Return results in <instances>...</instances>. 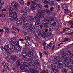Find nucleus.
I'll use <instances>...</instances> for the list:
<instances>
[{
  "label": "nucleus",
  "instance_id": "72a5a7b5",
  "mask_svg": "<svg viewBox=\"0 0 73 73\" xmlns=\"http://www.w3.org/2000/svg\"><path fill=\"white\" fill-rule=\"evenodd\" d=\"M23 24H24V25L27 24V21L26 19L23 20Z\"/></svg>",
  "mask_w": 73,
  "mask_h": 73
},
{
  "label": "nucleus",
  "instance_id": "473e14b6",
  "mask_svg": "<svg viewBox=\"0 0 73 73\" xmlns=\"http://www.w3.org/2000/svg\"><path fill=\"white\" fill-rule=\"evenodd\" d=\"M19 3L21 5H23L24 4V1H23V0H19Z\"/></svg>",
  "mask_w": 73,
  "mask_h": 73
},
{
  "label": "nucleus",
  "instance_id": "2f4dec72",
  "mask_svg": "<svg viewBox=\"0 0 73 73\" xmlns=\"http://www.w3.org/2000/svg\"><path fill=\"white\" fill-rule=\"evenodd\" d=\"M30 72L31 73H37V71L35 70L31 69Z\"/></svg>",
  "mask_w": 73,
  "mask_h": 73
},
{
  "label": "nucleus",
  "instance_id": "ddd939ff",
  "mask_svg": "<svg viewBox=\"0 0 73 73\" xmlns=\"http://www.w3.org/2000/svg\"><path fill=\"white\" fill-rule=\"evenodd\" d=\"M37 3H38L37 0H33V1H31V3L33 4V5H36Z\"/></svg>",
  "mask_w": 73,
  "mask_h": 73
},
{
  "label": "nucleus",
  "instance_id": "a878e982",
  "mask_svg": "<svg viewBox=\"0 0 73 73\" xmlns=\"http://www.w3.org/2000/svg\"><path fill=\"white\" fill-rule=\"evenodd\" d=\"M18 7H19V5L18 4L15 3L14 5V8L15 9H17L18 8Z\"/></svg>",
  "mask_w": 73,
  "mask_h": 73
},
{
  "label": "nucleus",
  "instance_id": "8fccbe9b",
  "mask_svg": "<svg viewBox=\"0 0 73 73\" xmlns=\"http://www.w3.org/2000/svg\"><path fill=\"white\" fill-rule=\"evenodd\" d=\"M25 39L27 40H30V38L28 36H27L25 37Z\"/></svg>",
  "mask_w": 73,
  "mask_h": 73
},
{
  "label": "nucleus",
  "instance_id": "a19ab883",
  "mask_svg": "<svg viewBox=\"0 0 73 73\" xmlns=\"http://www.w3.org/2000/svg\"><path fill=\"white\" fill-rule=\"evenodd\" d=\"M51 23H52V25L54 26L56 25V23L55 21H52V22H51Z\"/></svg>",
  "mask_w": 73,
  "mask_h": 73
},
{
  "label": "nucleus",
  "instance_id": "79ce46f5",
  "mask_svg": "<svg viewBox=\"0 0 73 73\" xmlns=\"http://www.w3.org/2000/svg\"><path fill=\"white\" fill-rule=\"evenodd\" d=\"M50 25H49V23H48L47 25V24L45 25H44V27L45 28H49V27Z\"/></svg>",
  "mask_w": 73,
  "mask_h": 73
},
{
  "label": "nucleus",
  "instance_id": "7c9ffc66",
  "mask_svg": "<svg viewBox=\"0 0 73 73\" xmlns=\"http://www.w3.org/2000/svg\"><path fill=\"white\" fill-rule=\"evenodd\" d=\"M42 23L43 25H46V24H47L48 23H47V22H46V21L45 20H43L42 21Z\"/></svg>",
  "mask_w": 73,
  "mask_h": 73
},
{
  "label": "nucleus",
  "instance_id": "37998d69",
  "mask_svg": "<svg viewBox=\"0 0 73 73\" xmlns=\"http://www.w3.org/2000/svg\"><path fill=\"white\" fill-rule=\"evenodd\" d=\"M54 59L56 60V61H58V62L59 61L58 60H59V57H55Z\"/></svg>",
  "mask_w": 73,
  "mask_h": 73
},
{
  "label": "nucleus",
  "instance_id": "4be33fe9",
  "mask_svg": "<svg viewBox=\"0 0 73 73\" xmlns=\"http://www.w3.org/2000/svg\"><path fill=\"white\" fill-rule=\"evenodd\" d=\"M30 7L31 9H32V10H33V11H35V10L36 9V6L33 5H32Z\"/></svg>",
  "mask_w": 73,
  "mask_h": 73
},
{
  "label": "nucleus",
  "instance_id": "f8f14e48",
  "mask_svg": "<svg viewBox=\"0 0 73 73\" xmlns=\"http://www.w3.org/2000/svg\"><path fill=\"white\" fill-rule=\"evenodd\" d=\"M22 22L20 21H18L17 22V25L18 27H20L22 25Z\"/></svg>",
  "mask_w": 73,
  "mask_h": 73
},
{
  "label": "nucleus",
  "instance_id": "b1692460",
  "mask_svg": "<svg viewBox=\"0 0 73 73\" xmlns=\"http://www.w3.org/2000/svg\"><path fill=\"white\" fill-rule=\"evenodd\" d=\"M44 12L47 13H48V15H51L50 14L51 13V11L49 10L46 9L44 10Z\"/></svg>",
  "mask_w": 73,
  "mask_h": 73
},
{
  "label": "nucleus",
  "instance_id": "a211bd4d",
  "mask_svg": "<svg viewBox=\"0 0 73 73\" xmlns=\"http://www.w3.org/2000/svg\"><path fill=\"white\" fill-rule=\"evenodd\" d=\"M44 20H46V21H48V22H49V21H51V22H52V21H54V19L52 18H49L48 20L46 19H44Z\"/></svg>",
  "mask_w": 73,
  "mask_h": 73
},
{
  "label": "nucleus",
  "instance_id": "c03bdc74",
  "mask_svg": "<svg viewBox=\"0 0 73 73\" xmlns=\"http://www.w3.org/2000/svg\"><path fill=\"white\" fill-rule=\"evenodd\" d=\"M54 1H51V3L50 4V6H52V5H54Z\"/></svg>",
  "mask_w": 73,
  "mask_h": 73
},
{
  "label": "nucleus",
  "instance_id": "9b49d317",
  "mask_svg": "<svg viewBox=\"0 0 73 73\" xmlns=\"http://www.w3.org/2000/svg\"><path fill=\"white\" fill-rule=\"evenodd\" d=\"M34 19L36 20L37 21H40L41 20V18H40V17L39 15H37L34 17Z\"/></svg>",
  "mask_w": 73,
  "mask_h": 73
},
{
  "label": "nucleus",
  "instance_id": "69168bd1",
  "mask_svg": "<svg viewBox=\"0 0 73 73\" xmlns=\"http://www.w3.org/2000/svg\"><path fill=\"white\" fill-rule=\"evenodd\" d=\"M3 72H5V73H7V70H3Z\"/></svg>",
  "mask_w": 73,
  "mask_h": 73
},
{
  "label": "nucleus",
  "instance_id": "412c9836",
  "mask_svg": "<svg viewBox=\"0 0 73 73\" xmlns=\"http://www.w3.org/2000/svg\"><path fill=\"white\" fill-rule=\"evenodd\" d=\"M35 24V26L36 27H38L41 24H40V22L38 21H37L36 22Z\"/></svg>",
  "mask_w": 73,
  "mask_h": 73
},
{
  "label": "nucleus",
  "instance_id": "774afa93",
  "mask_svg": "<svg viewBox=\"0 0 73 73\" xmlns=\"http://www.w3.org/2000/svg\"><path fill=\"white\" fill-rule=\"evenodd\" d=\"M68 35H73V32H71V33H69L68 34Z\"/></svg>",
  "mask_w": 73,
  "mask_h": 73
},
{
  "label": "nucleus",
  "instance_id": "13d9d810",
  "mask_svg": "<svg viewBox=\"0 0 73 73\" xmlns=\"http://www.w3.org/2000/svg\"><path fill=\"white\" fill-rule=\"evenodd\" d=\"M44 54L45 55H46V56H47L48 54V51H46L44 52Z\"/></svg>",
  "mask_w": 73,
  "mask_h": 73
},
{
  "label": "nucleus",
  "instance_id": "4d7b16f0",
  "mask_svg": "<svg viewBox=\"0 0 73 73\" xmlns=\"http://www.w3.org/2000/svg\"><path fill=\"white\" fill-rule=\"evenodd\" d=\"M0 17H5V15L3 14H0Z\"/></svg>",
  "mask_w": 73,
  "mask_h": 73
},
{
  "label": "nucleus",
  "instance_id": "7ed1b4c3",
  "mask_svg": "<svg viewBox=\"0 0 73 73\" xmlns=\"http://www.w3.org/2000/svg\"><path fill=\"white\" fill-rule=\"evenodd\" d=\"M22 64H23V65L22 66L20 67V68L21 70H24V69H26V70H28L29 69L30 65L27 62H25L23 63V62H21Z\"/></svg>",
  "mask_w": 73,
  "mask_h": 73
},
{
  "label": "nucleus",
  "instance_id": "bb28decb",
  "mask_svg": "<svg viewBox=\"0 0 73 73\" xmlns=\"http://www.w3.org/2000/svg\"><path fill=\"white\" fill-rule=\"evenodd\" d=\"M39 36H42L43 38H45V34L44 33H41L39 34Z\"/></svg>",
  "mask_w": 73,
  "mask_h": 73
},
{
  "label": "nucleus",
  "instance_id": "3c124183",
  "mask_svg": "<svg viewBox=\"0 0 73 73\" xmlns=\"http://www.w3.org/2000/svg\"><path fill=\"white\" fill-rule=\"evenodd\" d=\"M16 64L17 66H19L20 65V62L19 61H17L16 62Z\"/></svg>",
  "mask_w": 73,
  "mask_h": 73
},
{
  "label": "nucleus",
  "instance_id": "0e129e2a",
  "mask_svg": "<svg viewBox=\"0 0 73 73\" xmlns=\"http://www.w3.org/2000/svg\"><path fill=\"white\" fill-rule=\"evenodd\" d=\"M21 20H25V18H24V17H21Z\"/></svg>",
  "mask_w": 73,
  "mask_h": 73
},
{
  "label": "nucleus",
  "instance_id": "680f3d73",
  "mask_svg": "<svg viewBox=\"0 0 73 73\" xmlns=\"http://www.w3.org/2000/svg\"><path fill=\"white\" fill-rule=\"evenodd\" d=\"M5 67L6 68H9V65H8V64H6L5 65Z\"/></svg>",
  "mask_w": 73,
  "mask_h": 73
},
{
  "label": "nucleus",
  "instance_id": "6e6552de",
  "mask_svg": "<svg viewBox=\"0 0 73 73\" xmlns=\"http://www.w3.org/2000/svg\"><path fill=\"white\" fill-rule=\"evenodd\" d=\"M14 48L15 49L17 50H21V46L19 45V44L16 45L15 47H14Z\"/></svg>",
  "mask_w": 73,
  "mask_h": 73
},
{
  "label": "nucleus",
  "instance_id": "4c0bfd02",
  "mask_svg": "<svg viewBox=\"0 0 73 73\" xmlns=\"http://www.w3.org/2000/svg\"><path fill=\"white\" fill-rule=\"evenodd\" d=\"M5 30L6 31V32L7 33H8L9 31V29L7 27H5Z\"/></svg>",
  "mask_w": 73,
  "mask_h": 73
},
{
  "label": "nucleus",
  "instance_id": "ea45409f",
  "mask_svg": "<svg viewBox=\"0 0 73 73\" xmlns=\"http://www.w3.org/2000/svg\"><path fill=\"white\" fill-rule=\"evenodd\" d=\"M8 48H9V47L7 45H6L4 47V49L5 50H7L8 49Z\"/></svg>",
  "mask_w": 73,
  "mask_h": 73
},
{
  "label": "nucleus",
  "instance_id": "20e7f679",
  "mask_svg": "<svg viewBox=\"0 0 73 73\" xmlns=\"http://www.w3.org/2000/svg\"><path fill=\"white\" fill-rule=\"evenodd\" d=\"M10 44H8V45H10L9 46V48H11V49H12L13 48V47H14V45H15V46H16L17 45V44L16 43V42L13 41H10Z\"/></svg>",
  "mask_w": 73,
  "mask_h": 73
},
{
  "label": "nucleus",
  "instance_id": "1a4fd4ad",
  "mask_svg": "<svg viewBox=\"0 0 73 73\" xmlns=\"http://www.w3.org/2000/svg\"><path fill=\"white\" fill-rule=\"evenodd\" d=\"M37 12L39 15H41L43 13H44V11L41 9H39L38 10Z\"/></svg>",
  "mask_w": 73,
  "mask_h": 73
},
{
  "label": "nucleus",
  "instance_id": "c756f323",
  "mask_svg": "<svg viewBox=\"0 0 73 73\" xmlns=\"http://www.w3.org/2000/svg\"><path fill=\"white\" fill-rule=\"evenodd\" d=\"M45 15V13H43V14H42L41 15H40L39 16L41 18L43 19L44 17V15Z\"/></svg>",
  "mask_w": 73,
  "mask_h": 73
},
{
  "label": "nucleus",
  "instance_id": "0eeeda50",
  "mask_svg": "<svg viewBox=\"0 0 73 73\" xmlns=\"http://www.w3.org/2000/svg\"><path fill=\"white\" fill-rule=\"evenodd\" d=\"M28 54L27 53L25 52H23L22 54V55L23 56V60L24 61H27V59L26 58V56H27Z\"/></svg>",
  "mask_w": 73,
  "mask_h": 73
},
{
  "label": "nucleus",
  "instance_id": "9d476101",
  "mask_svg": "<svg viewBox=\"0 0 73 73\" xmlns=\"http://www.w3.org/2000/svg\"><path fill=\"white\" fill-rule=\"evenodd\" d=\"M29 25H28V23L27 25H24L23 26V28L25 29H28Z\"/></svg>",
  "mask_w": 73,
  "mask_h": 73
},
{
  "label": "nucleus",
  "instance_id": "f704fd0d",
  "mask_svg": "<svg viewBox=\"0 0 73 73\" xmlns=\"http://www.w3.org/2000/svg\"><path fill=\"white\" fill-rule=\"evenodd\" d=\"M36 5L37 7L39 8H42V6L40 4H36Z\"/></svg>",
  "mask_w": 73,
  "mask_h": 73
},
{
  "label": "nucleus",
  "instance_id": "dca6fc26",
  "mask_svg": "<svg viewBox=\"0 0 73 73\" xmlns=\"http://www.w3.org/2000/svg\"><path fill=\"white\" fill-rule=\"evenodd\" d=\"M24 9L26 12H29L30 11H31V9H29V8L27 7H25Z\"/></svg>",
  "mask_w": 73,
  "mask_h": 73
},
{
  "label": "nucleus",
  "instance_id": "393cba45",
  "mask_svg": "<svg viewBox=\"0 0 73 73\" xmlns=\"http://www.w3.org/2000/svg\"><path fill=\"white\" fill-rule=\"evenodd\" d=\"M11 58L13 61H15L16 59V58H17V56H11Z\"/></svg>",
  "mask_w": 73,
  "mask_h": 73
},
{
  "label": "nucleus",
  "instance_id": "49530a36",
  "mask_svg": "<svg viewBox=\"0 0 73 73\" xmlns=\"http://www.w3.org/2000/svg\"><path fill=\"white\" fill-rule=\"evenodd\" d=\"M0 4L1 5H3V4H4V2L0 0Z\"/></svg>",
  "mask_w": 73,
  "mask_h": 73
},
{
  "label": "nucleus",
  "instance_id": "f257e3e1",
  "mask_svg": "<svg viewBox=\"0 0 73 73\" xmlns=\"http://www.w3.org/2000/svg\"><path fill=\"white\" fill-rule=\"evenodd\" d=\"M62 57L65 60H64L62 63H61V64H62L61 68H62V65H63V64H66L65 65V66L66 67V68L68 67V66H69V63L67 62L66 61H69L70 62H72V64H73V60L69 57V55H68L65 53L63 54L62 55Z\"/></svg>",
  "mask_w": 73,
  "mask_h": 73
},
{
  "label": "nucleus",
  "instance_id": "2eb2a0df",
  "mask_svg": "<svg viewBox=\"0 0 73 73\" xmlns=\"http://www.w3.org/2000/svg\"><path fill=\"white\" fill-rule=\"evenodd\" d=\"M12 28L13 30L15 31H17L18 32H20V29H19V28H16L14 26H13L12 27Z\"/></svg>",
  "mask_w": 73,
  "mask_h": 73
},
{
  "label": "nucleus",
  "instance_id": "39448f33",
  "mask_svg": "<svg viewBox=\"0 0 73 73\" xmlns=\"http://www.w3.org/2000/svg\"><path fill=\"white\" fill-rule=\"evenodd\" d=\"M29 25V28L31 31H34L35 30V27L33 26V25L31 23H28V25Z\"/></svg>",
  "mask_w": 73,
  "mask_h": 73
},
{
  "label": "nucleus",
  "instance_id": "f03ea898",
  "mask_svg": "<svg viewBox=\"0 0 73 73\" xmlns=\"http://www.w3.org/2000/svg\"><path fill=\"white\" fill-rule=\"evenodd\" d=\"M58 65L57 66H56L54 64H52L51 65V67L52 69V70L53 72L55 73H57L58 72V71H57V69H61L62 67V65L61 63L60 62H58Z\"/></svg>",
  "mask_w": 73,
  "mask_h": 73
},
{
  "label": "nucleus",
  "instance_id": "5701e85b",
  "mask_svg": "<svg viewBox=\"0 0 73 73\" xmlns=\"http://www.w3.org/2000/svg\"><path fill=\"white\" fill-rule=\"evenodd\" d=\"M38 62L37 60H35L34 62V63H33V65H35L37 66L38 65Z\"/></svg>",
  "mask_w": 73,
  "mask_h": 73
},
{
  "label": "nucleus",
  "instance_id": "a18cd8bd",
  "mask_svg": "<svg viewBox=\"0 0 73 73\" xmlns=\"http://www.w3.org/2000/svg\"><path fill=\"white\" fill-rule=\"evenodd\" d=\"M68 68L69 69H71V70L73 69V66H72L71 65L69 66Z\"/></svg>",
  "mask_w": 73,
  "mask_h": 73
},
{
  "label": "nucleus",
  "instance_id": "de8ad7c7",
  "mask_svg": "<svg viewBox=\"0 0 73 73\" xmlns=\"http://www.w3.org/2000/svg\"><path fill=\"white\" fill-rule=\"evenodd\" d=\"M68 54L69 55V56H73V54H72L71 53V52H70V51H68Z\"/></svg>",
  "mask_w": 73,
  "mask_h": 73
},
{
  "label": "nucleus",
  "instance_id": "cd10ccee",
  "mask_svg": "<svg viewBox=\"0 0 73 73\" xmlns=\"http://www.w3.org/2000/svg\"><path fill=\"white\" fill-rule=\"evenodd\" d=\"M7 8L9 9L10 12H12L13 11V8L11 7V6H9L7 7Z\"/></svg>",
  "mask_w": 73,
  "mask_h": 73
},
{
  "label": "nucleus",
  "instance_id": "864d4df0",
  "mask_svg": "<svg viewBox=\"0 0 73 73\" xmlns=\"http://www.w3.org/2000/svg\"><path fill=\"white\" fill-rule=\"evenodd\" d=\"M42 2L44 4H46L47 3V1L46 0H42Z\"/></svg>",
  "mask_w": 73,
  "mask_h": 73
},
{
  "label": "nucleus",
  "instance_id": "aec40b11",
  "mask_svg": "<svg viewBox=\"0 0 73 73\" xmlns=\"http://www.w3.org/2000/svg\"><path fill=\"white\" fill-rule=\"evenodd\" d=\"M28 57H32L33 54V52L31 51H30L28 52Z\"/></svg>",
  "mask_w": 73,
  "mask_h": 73
},
{
  "label": "nucleus",
  "instance_id": "338daca9",
  "mask_svg": "<svg viewBox=\"0 0 73 73\" xmlns=\"http://www.w3.org/2000/svg\"><path fill=\"white\" fill-rule=\"evenodd\" d=\"M44 7L45 8H48V5H46L44 6Z\"/></svg>",
  "mask_w": 73,
  "mask_h": 73
},
{
  "label": "nucleus",
  "instance_id": "5fc2aeb1",
  "mask_svg": "<svg viewBox=\"0 0 73 73\" xmlns=\"http://www.w3.org/2000/svg\"><path fill=\"white\" fill-rule=\"evenodd\" d=\"M28 47H25L23 49V50L24 51V52H26L28 50Z\"/></svg>",
  "mask_w": 73,
  "mask_h": 73
},
{
  "label": "nucleus",
  "instance_id": "bf43d9fd",
  "mask_svg": "<svg viewBox=\"0 0 73 73\" xmlns=\"http://www.w3.org/2000/svg\"><path fill=\"white\" fill-rule=\"evenodd\" d=\"M39 54L40 58H41V57H42V53L41 52H39Z\"/></svg>",
  "mask_w": 73,
  "mask_h": 73
},
{
  "label": "nucleus",
  "instance_id": "c85d7f7f",
  "mask_svg": "<svg viewBox=\"0 0 73 73\" xmlns=\"http://www.w3.org/2000/svg\"><path fill=\"white\" fill-rule=\"evenodd\" d=\"M21 12L22 13H23V15H24L25 16H27V13L25 11H21Z\"/></svg>",
  "mask_w": 73,
  "mask_h": 73
},
{
  "label": "nucleus",
  "instance_id": "4468645a",
  "mask_svg": "<svg viewBox=\"0 0 73 73\" xmlns=\"http://www.w3.org/2000/svg\"><path fill=\"white\" fill-rule=\"evenodd\" d=\"M18 20L17 17H13L10 18V20L12 21H17Z\"/></svg>",
  "mask_w": 73,
  "mask_h": 73
},
{
  "label": "nucleus",
  "instance_id": "58836bf2",
  "mask_svg": "<svg viewBox=\"0 0 73 73\" xmlns=\"http://www.w3.org/2000/svg\"><path fill=\"white\" fill-rule=\"evenodd\" d=\"M67 72H68V70L66 69H63L62 71V72L63 73H67Z\"/></svg>",
  "mask_w": 73,
  "mask_h": 73
},
{
  "label": "nucleus",
  "instance_id": "e2e57ef3",
  "mask_svg": "<svg viewBox=\"0 0 73 73\" xmlns=\"http://www.w3.org/2000/svg\"><path fill=\"white\" fill-rule=\"evenodd\" d=\"M50 9L51 11H54V10H53L54 9V8L51 7V8H50Z\"/></svg>",
  "mask_w": 73,
  "mask_h": 73
},
{
  "label": "nucleus",
  "instance_id": "6e6d98bb",
  "mask_svg": "<svg viewBox=\"0 0 73 73\" xmlns=\"http://www.w3.org/2000/svg\"><path fill=\"white\" fill-rule=\"evenodd\" d=\"M9 16L10 17H13V13H10Z\"/></svg>",
  "mask_w": 73,
  "mask_h": 73
},
{
  "label": "nucleus",
  "instance_id": "052dcab7",
  "mask_svg": "<svg viewBox=\"0 0 73 73\" xmlns=\"http://www.w3.org/2000/svg\"><path fill=\"white\" fill-rule=\"evenodd\" d=\"M14 4H16V2H12L11 4V5L12 6H14Z\"/></svg>",
  "mask_w": 73,
  "mask_h": 73
},
{
  "label": "nucleus",
  "instance_id": "e433bc0d",
  "mask_svg": "<svg viewBox=\"0 0 73 73\" xmlns=\"http://www.w3.org/2000/svg\"><path fill=\"white\" fill-rule=\"evenodd\" d=\"M13 16H15L16 17L17 16V14L15 12H13Z\"/></svg>",
  "mask_w": 73,
  "mask_h": 73
},
{
  "label": "nucleus",
  "instance_id": "09e8293b",
  "mask_svg": "<svg viewBox=\"0 0 73 73\" xmlns=\"http://www.w3.org/2000/svg\"><path fill=\"white\" fill-rule=\"evenodd\" d=\"M25 45L26 46H29V45H30V44H29V43H26L25 44Z\"/></svg>",
  "mask_w": 73,
  "mask_h": 73
},
{
  "label": "nucleus",
  "instance_id": "603ef678",
  "mask_svg": "<svg viewBox=\"0 0 73 73\" xmlns=\"http://www.w3.org/2000/svg\"><path fill=\"white\" fill-rule=\"evenodd\" d=\"M48 28L50 29H53V26L52 25H49V27H48Z\"/></svg>",
  "mask_w": 73,
  "mask_h": 73
},
{
  "label": "nucleus",
  "instance_id": "c9c22d12",
  "mask_svg": "<svg viewBox=\"0 0 73 73\" xmlns=\"http://www.w3.org/2000/svg\"><path fill=\"white\" fill-rule=\"evenodd\" d=\"M64 12L65 14L68 13H69V11L68 10L64 9Z\"/></svg>",
  "mask_w": 73,
  "mask_h": 73
},
{
  "label": "nucleus",
  "instance_id": "6ab92c4d",
  "mask_svg": "<svg viewBox=\"0 0 73 73\" xmlns=\"http://www.w3.org/2000/svg\"><path fill=\"white\" fill-rule=\"evenodd\" d=\"M29 18L30 21H31L32 22H33V21L35 20L34 18L32 16H29Z\"/></svg>",
  "mask_w": 73,
  "mask_h": 73
},
{
  "label": "nucleus",
  "instance_id": "423d86ee",
  "mask_svg": "<svg viewBox=\"0 0 73 73\" xmlns=\"http://www.w3.org/2000/svg\"><path fill=\"white\" fill-rule=\"evenodd\" d=\"M35 37L36 38H38V35L40 36V33H41V31L40 30H38L37 31H35L34 32Z\"/></svg>",
  "mask_w": 73,
  "mask_h": 73
},
{
  "label": "nucleus",
  "instance_id": "f3484780",
  "mask_svg": "<svg viewBox=\"0 0 73 73\" xmlns=\"http://www.w3.org/2000/svg\"><path fill=\"white\" fill-rule=\"evenodd\" d=\"M29 63H30L31 64H29L30 65V66H34V65H33V59H30L29 60Z\"/></svg>",
  "mask_w": 73,
  "mask_h": 73
}]
</instances>
